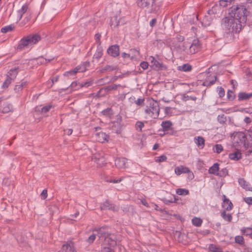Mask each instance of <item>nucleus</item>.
<instances>
[{"label": "nucleus", "mask_w": 252, "mask_h": 252, "mask_svg": "<svg viewBox=\"0 0 252 252\" xmlns=\"http://www.w3.org/2000/svg\"><path fill=\"white\" fill-rule=\"evenodd\" d=\"M108 245L110 247H114L117 245V238L114 234L110 233L104 240L103 245Z\"/></svg>", "instance_id": "9"}, {"label": "nucleus", "mask_w": 252, "mask_h": 252, "mask_svg": "<svg viewBox=\"0 0 252 252\" xmlns=\"http://www.w3.org/2000/svg\"><path fill=\"white\" fill-rule=\"evenodd\" d=\"M62 250L63 252H77L74 249L73 244L72 243L64 244L62 246Z\"/></svg>", "instance_id": "19"}, {"label": "nucleus", "mask_w": 252, "mask_h": 252, "mask_svg": "<svg viewBox=\"0 0 252 252\" xmlns=\"http://www.w3.org/2000/svg\"><path fill=\"white\" fill-rule=\"evenodd\" d=\"M41 39V37L39 35L35 34L33 35H29L22 38L17 47V50L21 51L27 48L30 46H32L36 44Z\"/></svg>", "instance_id": "2"}, {"label": "nucleus", "mask_w": 252, "mask_h": 252, "mask_svg": "<svg viewBox=\"0 0 252 252\" xmlns=\"http://www.w3.org/2000/svg\"><path fill=\"white\" fill-rule=\"evenodd\" d=\"M76 73V71L74 69L72 70H70L68 71L65 72L63 74V75L65 76H68L69 75H73L75 74Z\"/></svg>", "instance_id": "62"}, {"label": "nucleus", "mask_w": 252, "mask_h": 252, "mask_svg": "<svg viewBox=\"0 0 252 252\" xmlns=\"http://www.w3.org/2000/svg\"><path fill=\"white\" fill-rule=\"evenodd\" d=\"M199 41L198 39H194L192 41V44L190 45V46H192V47H195L196 48H200V46L199 44Z\"/></svg>", "instance_id": "57"}, {"label": "nucleus", "mask_w": 252, "mask_h": 252, "mask_svg": "<svg viewBox=\"0 0 252 252\" xmlns=\"http://www.w3.org/2000/svg\"><path fill=\"white\" fill-rule=\"evenodd\" d=\"M117 68L116 66H111V65H107L104 67L102 68L100 70V71L101 72H104L105 71H111L116 70Z\"/></svg>", "instance_id": "40"}, {"label": "nucleus", "mask_w": 252, "mask_h": 252, "mask_svg": "<svg viewBox=\"0 0 252 252\" xmlns=\"http://www.w3.org/2000/svg\"><path fill=\"white\" fill-rule=\"evenodd\" d=\"M96 238V235L93 234L91 235L87 239V242L89 244H92L94 242Z\"/></svg>", "instance_id": "58"}, {"label": "nucleus", "mask_w": 252, "mask_h": 252, "mask_svg": "<svg viewBox=\"0 0 252 252\" xmlns=\"http://www.w3.org/2000/svg\"><path fill=\"white\" fill-rule=\"evenodd\" d=\"M227 97L229 100L232 101L235 98V95L234 94L233 91L228 90L227 93Z\"/></svg>", "instance_id": "48"}, {"label": "nucleus", "mask_w": 252, "mask_h": 252, "mask_svg": "<svg viewBox=\"0 0 252 252\" xmlns=\"http://www.w3.org/2000/svg\"><path fill=\"white\" fill-rule=\"evenodd\" d=\"M218 89L219 90V95L220 97H222L224 96L225 94V91L223 88H222L221 87H218Z\"/></svg>", "instance_id": "63"}, {"label": "nucleus", "mask_w": 252, "mask_h": 252, "mask_svg": "<svg viewBox=\"0 0 252 252\" xmlns=\"http://www.w3.org/2000/svg\"><path fill=\"white\" fill-rule=\"evenodd\" d=\"M120 22L121 21L120 19H118V16H114L111 18L110 24L111 27L113 26L114 28H115L117 27L120 25Z\"/></svg>", "instance_id": "28"}, {"label": "nucleus", "mask_w": 252, "mask_h": 252, "mask_svg": "<svg viewBox=\"0 0 252 252\" xmlns=\"http://www.w3.org/2000/svg\"><path fill=\"white\" fill-rule=\"evenodd\" d=\"M14 29V27L12 25L4 27L1 29V32L2 33H6L12 31Z\"/></svg>", "instance_id": "34"}, {"label": "nucleus", "mask_w": 252, "mask_h": 252, "mask_svg": "<svg viewBox=\"0 0 252 252\" xmlns=\"http://www.w3.org/2000/svg\"><path fill=\"white\" fill-rule=\"evenodd\" d=\"M3 105L4 106L2 109V112L3 113H7L11 111L12 109V105L10 104H5Z\"/></svg>", "instance_id": "39"}, {"label": "nucleus", "mask_w": 252, "mask_h": 252, "mask_svg": "<svg viewBox=\"0 0 252 252\" xmlns=\"http://www.w3.org/2000/svg\"><path fill=\"white\" fill-rule=\"evenodd\" d=\"M216 151L215 152L219 154L223 150V147L220 144H216L215 145Z\"/></svg>", "instance_id": "60"}, {"label": "nucleus", "mask_w": 252, "mask_h": 252, "mask_svg": "<svg viewBox=\"0 0 252 252\" xmlns=\"http://www.w3.org/2000/svg\"><path fill=\"white\" fill-rule=\"evenodd\" d=\"M12 80L9 79V78L7 77L6 79L5 80L4 83L2 84V88H7L9 86V85L11 84V81Z\"/></svg>", "instance_id": "55"}, {"label": "nucleus", "mask_w": 252, "mask_h": 252, "mask_svg": "<svg viewBox=\"0 0 252 252\" xmlns=\"http://www.w3.org/2000/svg\"><path fill=\"white\" fill-rule=\"evenodd\" d=\"M108 54L113 57H116L120 54V47L117 44L110 46L107 49Z\"/></svg>", "instance_id": "12"}, {"label": "nucleus", "mask_w": 252, "mask_h": 252, "mask_svg": "<svg viewBox=\"0 0 252 252\" xmlns=\"http://www.w3.org/2000/svg\"><path fill=\"white\" fill-rule=\"evenodd\" d=\"M102 51L103 50L101 47H98L96 52L94 55V58L97 60H99L100 58H101L103 55Z\"/></svg>", "instance_id": "30"}, {"label": "nucleus", "mask_w": 252, "mask_h": 252, "mask_svg": "<svg viewBox=\"0 0 252 252\" xmlns=\"http://www.w3.org/2000/svg\"><path fill=\"white\" fill-rule=\"evenodd\" d=\"M192 223L194 226L199 227L201 225L202 220L200 218H194L192 219Z\"/></svg>", "instance_id": "35"}, {"label": "nucleus", "mask_w": 252, "mask_h": 252, "mask_svg": "<svg viewBox=\"0 0 252 252\" xmlns=\"http://www.w3.org/2000/svg\"><path fill=\"white\" fill-rule=\"evenodd\" d=\"M229 158L234 160H238L242 158V154L238 150L229 154Z\"/></svg>", "instance_id": "20"}, {"label": "nucleus", "mask_w": 252, "mask_h": 252, "mask_svg": "<svg viewBox=\"0 0 252 252\" xmlns=\"http://www.w3.org/2000/svg\"><path fill=\"white\" fill-rule=\"evenodd\" d=\"M101 252H114V251L112 248L103 245Z\"/></svg>", "instance_id": "59"}, {"label": "nucleus", "mask_w": 252, "mask_h": 252, "mask_svg": "<svg viewBox=\"0 0 252 252\" xmlns=\"http://www.w3.org/2000/svg\"><path fill=\"white\" fill-rule=\"evenodd\" d=\"M196 99L197 98L196 96H192L191 95H189L186 94H184L182 96V99L185 101H188L189 99H191L192 100L195 101L196 100Z\"/></svg>", "instance_id": "46"}, {"label": "nucleus", "mask_w": 252, "mask_h": 252, "mask_svg": "<svg viewBox=\"0 0 252 252\" xmlns=\"http://www.w3.org/2000/svg\"><path fill=\"white\" fill-rule=\"evenodd\" d=\"M228 174V171L226 168L222 169L221 170L219 171L217 173V175L221 177H225Z\"/></svg>", "instance_id": "43"}, {"label": "nucleus", "mask_w": 252, "mask_h": 252, "mask_svg": "<svg viewBox=\"0 0 252 252\" xmlns=\"http://www.w3.org/2000/svg\"><path fill=\"white\" fill-rule=\"evenodd\" d=\"M69 87H70L71 89L73 90H76L80 88L79 86V83H78L76 81L73 82L70 84Z\"/></svg>", "instance_id": "54"}, {"label": "nucleus", "mask_w": 252, "mask_h": 252, "mask_svg": "<svg viewBox=\"0 0 252 252\" xmlns=\"http://www.w3.org/2000/svg\"><path fill=\"white\" fill-rule=\"evenodd\" d=\"M149 105L150 108L152 109L151 117L154 119L158 118L159 112V107L158 102L155 101L154 100H152L150 102Z\"/></svg>", "instance_id": "7"}, {"label": "nucleus", "mask_w": 252, "mask_h": 252, "mask_svg": "<svg viewBox=\"0 0 252 252\" xmlns=\"http://www.w3.org/2000/svg\"><path fill=\"white\" fill-rule=\"evenodd\" d=\"M48 209L52 215H53L55 213H58L59 211L58 207L54 204L49 206Z\"/></svg>", "instance_id": "33"}, {"label": "nucleus", "mask_w": 252, "mask_h": 252, "mask_svg": "<svg viewBox=\"0 0 252 252\" xmlns=\"http://www.w3.org/2000/svg\"><path fill=\"white\" fill-rule=\"evenodd\" d=\"M98 136L100 137H101L103 141H102V142H104L105 141H108V139H109V136L106 134L104 132H99L98 134Z\"/></svg>", "instance_id": "52"}, {"label": "nucleus", "mask_w": 252, "mask_h": 252, "mask_svg": "<svg viewBox=\"0 0 252 252\" xmlns=\"http://www.w3.org/2000/svg\"><path fill=\"white\" fill-rule=\"evenodd\" d=\"M29 5L28 4H25L22 6L21 8L18 11V13L19 15V20H21L24 14H25L28 9Z\"/></svg>", "instance_id": "27"}, {"label": "nucleus", "mask_w": 252, "mask_h": 252, "mask_svg": "<svg viewBox=\"0 0 252 252\" xmlns=\"http://www.w3.org/2000/svg\"><path fill=\"white\" fill-rule=\"evenodd\" d=\"M175 172L178 175H180L182 173H190L191 175V179H192L194 178L193 174L190 171L188 167L183 165L175 167Z\"/></svg>", "instance_id": "11"}, {"label": "nucleus", "mask_w": 252, "mask_h": 252, "mask_svg": "<svg viewBox=\"0 0 252 252\" xmlns=\"http://www.w3.org/2000/svg\"><path fill=\"white\" fill-rule=\"evenodd\" d=\"M221 6H222L220 5V3L219 4V5L217 4H214V5L213 6L211 9H209L208 10V14L213 15L218 13L221 10Z\"/></svg>", "instance_id": "18"}, {"label": "nucleus", "mask_w": 252, "mask_h": 252, "mask_svg": "<svg viewBox=\"0 0 252 252\" xmlns=\"http://www.w3.org/2000/svg\"><path fill=\"white\" fill-rule=\"evenodd\" d=\"M163 131H168L170 129L172 123L170 121H163L161 124Z\"/></svg>", "instance_id": "25"}, {"label": "nucleus", "mask_w": 252, "mask_h": 252, "mask_svg": "<svg viewBox=\"0 0 252 252\" xmlns=\"http://www.w3.org/2000/svg\"><path fill=\"white\" fill-rule=\"evenodd\" d=\"M149 63L147 62L143 61L140 64V67L143 68L144 70H145L148 68L149 66Z\"/></svg>", "instance_id": "61"}, {"label": "nucleus", "mask_w": 252, "mask_h": 252, "mask_svg": "<svg viewBox=\"0 0 252 252\" xmlns=\"http://www.w3.org/2000/svg\"><path fill=\"white\" fill-rule=\"evenodd\" d=\"M223 204L222 205V207L224 210L227 211H230L233 208V204L230 201V200L226 198L225 195H223Z\"/></svg>", "instance_id": "14"}, {"label": "nucleus", "mask_w": 252, "mask_h": 252, "mask_svg": "<svg viewBox=\"0 0 252 252\" xmlns=\"http://www.w3.org/2000/svg\"><path fill=\"white\" fill-rule=\"evenodd\" d=\"M208 249L211 252H223L220 247L213 244L209 245Z\"/></svg>", "instance_id": "29"}, {"label": "nucleus", "mask_w": 252, "mask_h": 252, "mask_svg": "<svg viewBox=\"0 0 252 252\" xmlns=\"http://www.w3.org/2000/svg\"><path fill=\"white\" fill-rule=\"evenodd\" d=\"M252 97V93L240 92L238 94L239 101L247 100Z\"/></svg>", "instance_id": "16"}, {"label": "nucleus", "mask_w": 252, "mask_h": 252, "mask_svg": "<svg viewBox=\"0 0 252 252\" xmlns=\"http://www.w3.org/2000/svg\"><path fill=\"white\" fill-rule=\"evenodd\" d=\"M101 210L108 209L114 212H117L119 210V207L116 206L115 204L111 203L110 202L107 200L103 203L101 204L100 207Z\"/></svg>", "instance_id": "8"}, {"label": "nucleus", "mask_w": 252, "mask_h": 252, "mask_svg": "<svg viewBox=\"0 0 252 252\" xmlns=\"http://www.w3.org/2000/svg\"><path fill=\"white\" fill-rule=\"evenodd\" d=\"M101 113L105 116H110L113 115V110L111 108H107L103 110Z\"/></svg>", "instance_id": "41"}, {"label": "nucleus", "mask_w": 252, "mask_h": 252, "mask_svg": "<svg viewBox=\"0 0 252 252\" xmlns=\"http://www.w3.org/2000/svg\"><path fill=\"white\" fill-rule=\"evenodd\" d=\"M34 60L37 61L38 64H42L47 63V59L44 58L43 57H39L38 58L34 59Z\"/></svg>", "instance_id": "47"}, {"label": "nucleus", "mask_w": 252, "mask_h": 252, "mask_svg": "<svg viewBox=\"0 0 252 252\" xmlns=\"http://www.w3.org/2000/svg\"><path fill=\"white\" fill-rule=\"evenodd\" d=\"M157 159H156V161L158 162H161L165 161L167 159V157L164 155L160 156L159 157H157Z\"/></svg>", "instance_id": "56"}, {"label": "nucleus", "mask_w": 252, "mask_h": 252, "mask_svg": "<svg viewBox=\"0 0 252 252\" xmlns=\"http://www.w3.org/2000/svg\"><path fill=\"white\" fill-rule=\"evenodd\" d=\"M176 192L179 195H186L189 194V190L185 189H176Z\"/></svg>", "instance_id": "31"}, {"label": "nucleus", "mask_w": 252, "mask_h": 252, "mask_svg": "<svg viewBox=\"0 0 252 252\" xmlns=\"http://www.w3.org/2000/svg\"><path fill=\"white\" fill-rule=\"evenodd\" d=\"M195 143L198 147L203 148L205 146V139L202 136H198L194 138Z\"/></svg>", "instance_id": "21"}, {"label": "nucleus", "mask_w": 252, "mask_h": 252, "mask_svg": "<svg viewBox=\"0 0 252 252\" xmlns=\"http://www.w3.org/2000/svg\"><path fill=\"white\" fill-rule=\"evenodd\" d=\"M149 60L151 61V65L150 67L155 70H167V66L159 62L155 59V58L151 56L149 58Z\"/></svg>", "instance_id": "6"}, {"label": "nucleus", "mask_w": 252, "mask_h": 252, "mask_svg": "<svg viewBox=\"0 0 252 252\" xmlns=\"http://www.w3.org/2000/svg\"><path fill=\"white\" fill-rule=\"evenodd\" d=\"M192 69V66L189 63L184 64L182 65L178 66V70L182 71H190Z\"/></svg>", "instance_id": "23"}, {"label": "nucleus", "mask_w": 252, "mask_h": 252, "mask_svg": "<svg viewBox=\"0 0 252 252\" xmlns=\"http://www.w3.org/2000/svg\"><path fill=\"white\" fill-rule=\"evenodd\" d=\"M211 15H208L204 16L201 22L202 26L205 27H207L211 24L213 20V18Z\"/></svg>", "instance_id": "17"}, {"label": "nucleus", "mask_w": 252, "mask_h": 252, "mask_svg": "<svg viewBox=\"0 0 252 252\" xmlns=\"http://www.w3.org/2000/svg\"><path fill=\"white\" fill-rule=\"evenodd\" d=\"M235 242L241 246H244L245 244L244 239L242 236H237L235 237Z\"/></svg>", "instance_id": "36"}, {"label": "nucleus", "mask_w": 252, "mask_h": 252, "mask_svg": "<svg viewBox=\"0 0 252 252\" xmlns=\"http://www.w3.org/2000/svg\"><path fill=\"white\" fill-rule=\"evenodd\" d=\"M118 88V85L113 84L112 85H109L104 87V89L107 91L116 90Z\"/></svg>", "instance_id": "53"}, {"label": "nucleus", "mask_w": 252, "mask_h": 252, "mask_svg": "<svg viewBox=\"0 0 252 252\" xmlns=\"http://www.w3.org/2000/svg\"><path fill=\"white\" fill-rule=\"evenodd\" d=\"M74 70L76 71V73L77 72H83L86 71V66L85 65H79L77 66L75 68Z\"/></svg>", "instance_id": "42"}, {"label": "nucleus", "mask_w": 252, "mask_h": 252, "mask_svg": "<svg viewBox=\"0 0 252 252\" xmlns=\"http://www.w3.org/2000/svg\"><path fill=\"white\" fill-rule=\"evenodd\" d=\"M234 139L239 145H243L245 148L249 147L248 137H247V131L246 133L238 132L234 136Z\"/></svg>", "instance_id": "4"}, {"label": "nucleus", "mask_w": 252, "mask_h": 252, "mask_svg": "<svg viewBox=\"0 0 252 252\" xmlns=\"http://www.w3.org/2000/svg\"><path fill=\"white\" fill-rule=\"evenodd\" d=\"M122 118L121 116H117L116 120L110 124V128L114 133L120 134L122 130V125L121 124Z\"/></svg>", "instance_id": "5"}, {"label": "nucleus", "mask_w": 252, "mask_h": 252, "mask_svg": "<svg viewBox=\"0 0 252 252\" xmlns=\"http://www.w3.org/2000/svg\"><path fill=\"white\" fill-rule=\"evenodd\" d=\"M247 137H248L249 147L252 146V127L247 130Z\"/></svg>", "instance_id": "37"}, {"label": "nucleus", "mask_w": 252, "mask_h": 252, "mask_svg": "<svg viewBox=\"0 0 252 252\" xmlns=\"http://www.w3.org/2000/svg\"><path fill=\"white\" fill-rule=\"evenodd\" d=\"M218 121L221 124H224L226 121V117L223 115H219L218 116Z\"/></svg>", "instance_id": "44"}, {"label": "nucleus", "mask_w": 252, "mask_h": 252, "mask_svg": "<svg viewBox=\"0 0 252 252\" xmlns=\"http://www.w3.org/2000/svg\"><path fill=\"white\" fill-rule=\"evenodd\" d=\"M239 183L243 188L247 189L246 186H247V182L244 180V179H240L239 180Z\"/></svg>", "instance_id": "64"}, {"label": "nucleus", "mask_w": 252, "mask_h": 252, "mask_svg": "<svg viewBox=\"0 0 252 252\" xmlns=\"http://www.w3.org/2000/svg\"><path fill=\"white\" fill-rule=\"evenodd\" d=\"M8 73V75H7V77L9 78L12 80H14L18 74L17 68H14L10 69Z\"/></svg>", "instance_id": "24"}, {"label": "nucleus", "mask_w": 252, "mask_h": 252, "mask_svg": "<svg viewBox=\"0 0 252 252\" xmlns=\"http://www.w3.org/2000/svg\"><path fill=\"white\" fill-rule=\"evenodd\" d=\"M122 209L124 212L128 213L131 211L132 214H133L134 211L132 206L125 205L122 207Z\"/></svg>", "instance_id": "38"}, {"label": "nucleus", "mask_w": 252, "mask_h": 252, "mask_svg": "<svg viewBox=\"0 0 252 252\" xmlns=\"http://www.w3.org/2000/svg\"><path fill=\"white\" fill-rule=\"evenodd\" d=\"M92 159L97 164L100 165L103 164L104 162L103 154V153H95L93 154L92 156Z\"/></svg>", "instance_id": "13"}, {"label": "nucleus", "mask_w": 252, "mask_h": 252, "mask_svg": "<svg viewBox=\"0 0 252 252\" xmlns=\"http://www.w3.org/2000/svg\"><path fill=\"white\" fill-rule=\"evenodd\" d=\"M242 231L243 234L246 235H251L252 234V228L250 227H248L246 228H243L242 229Z\"/></svg>", "instance_id": "49"}, {"label": "nucleus", "mask_w": 252, "mask_h": 252, "mask_svg": "<svg viewBox=\"0 0 252 252\" xmlns=\"http://www.w3.org/2000/svg\"><path fill=\"white\" fill-rule=\"evenodd\" d=\"M52 107V106L51 105H48L44 106L42 108H41V109H39V108L36 107V111H39L41 113H46L47 112H48Z\"/></svg>", "instance_id": "32"}, {"label": "nucleus", "mask_w": 252, "mask_h": 252, "mask_svg": "<svg viewBox=\"0 0 252 252\" xmlns=\"http://www.w3.org/2000/svg\"><path fill=\"white\" fill-rule=\"evenodd\" d=\"M109 227L108 226H103L98 229H95L94 230V231H97V235L100 238H104L105 239L110 233L108 232Z\"/></svg>", "instance_id": "10"}, {"label": "nucleus", "mask_w": 252, "mask_h": 252, "mask_svg": "<svg viewBox=\"0 0 252 252\" xmlns=\"http://www.w3.org/2000/svg\"><path fill=\"white\" fill-rule=\"evenodd\" d=\"M156 0H137V4L141 8H149L151 7L149 12L150 13L156 12L158 7L156 4Z\"/></svg>", "instance_id": "3"}, {"label": "nucleus", "mask_w": 252, "mask_h": 252, "mask_svg": "<svg viewBox=\"0 0 252 252\" xmlns=\"http://www.w3.org/2000/svg\"><path fill=\"white\" fill-rule=\"evenodd\" d=\"M229 16L221 20L224 31V36L228 39L234 38V33H239L246 26L250 12L246 6L242 4L232 5L229 8Z\"/></svg>", "instance_id": "1"}, {"label": "nucleus", "mask_w": 252, "mask_h": 252, "mask_svg": "<svg viewBox=\"0 0 252 252\" xmlns=\"http://www.w3.org/2000/svg\"><path fill=\"white\" fill-rule=\"evenodd\" d=\"M92 81H89L84 83H79V88L88 87L92 85Z\"/></svg>", "instance_id": "50"}, {"label": "nucleus", "mask_w": 252, "mask_h": 252, "mask_svg": "<svg viewBox=\"0 0 252 252\" xmlns=\"http://www.w3.org/2000/svg\"><path fill=\"white\" fill-rule=\"evenodd\" d=\"M234 0H220V5L222 7H226L228 5L230 4Z\"/></svg>", "instance_id": "45"}, {"label": "nucleus", "mask_w": 252, "mask_h": 252, "mask_svg": "<svg viewBox=\"0 0 252 252\" xmlns=\"http://www.w3.org/2000/svg\"><path fill=\"white\" fill-rule=\"evenodd\" d=\"M144 126V124L143 122L141 121H137L135 124V128L136 129L139 128V131H142V128Z\"/></svg>", "instance_id": "51"}, {"label": "nucleus", "mask_w": 252, "mask_h": 252, "mask_svg": "<svg viewBox=\"0 0 252 252\" xmlns=\"http://www.w3.org/2000/svg\"><path fill=\"white\" fill-rule=\"evenodd\" d=\"M219 164L218 163H214L209 169L210 174L216 175L219 171Z\"/></svg>", "instance_id": "22"}, {"label": "nucleus", "mask_w": 252, "mask_h": 252, "mask_svg": "<svg viewBox=\"0 0 252 252\" xmlns=\"http://www.w3.org/2000/svg\"><path fill=\"white\" fill-rule=\"evenodd\" d=\"M226 211L227 210H224L221 213L220 216L225 220L228 222H231L232 220V216L231 214H227L226 212Z\"/></svg>", "instance_id": "26"}, {"label": "nucleus", "mask_w": 252, "mask_h": 252, "mask_svg": "<svg viewBox=\"0 0 252 252\" xmlns=\"http://www.w3.org/2000/svg\"><path fill=\"white\" fill-rule=\"evenodd\" d=\"M126 159L124 158H119L115 160V165L118 168H126Z\"/></svg>", "instance_id": "15"}]
</instances>
